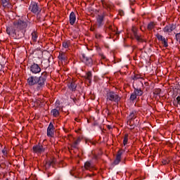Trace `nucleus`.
<instances>
[{"instance_id":"nucleus-28","label":"nucleus","mask_w":180,"mask_h":180,"mask_svg":"<svg viewBox=\"0 0 180 180\" xmlns=\"http://www.w3.org/2000/svg\"><path fill=\"white\" fill-rule=\"evenodd\" d=\"M32 39L33 41H37V32H33L32 33Z\"/></svg>"},{"instance_id":"nucleus-11","label":"nucleus","mask_w":180,"mask_h":180,"mask_svg":"<svg viewBox=\"0 0 180 180\" xmlns=\"http://www.w3.org/2000/svg\"><path fill=\"white\" fill-rule=\"evenodd\" d=\"M38 77L36 76H31L27 79L28 85L33 86L37 84Z\"/></svg>"},{"instance_id":"nucleus-27","label":"nucleus","mask_w":180,"mask_h":180,"mask_svg":"<svg viewBox=\"0 0 180 180\" xmlns=\"http://www.w3.org/2000/svg\"><path fill=\"white\" fill-rule=\"evenodd\" d=\"M1 153L3 154V158H6V157H8V150L6 148L4 147V148L1 150Z\"/></svg>"},{"instance_id":"nucleus-29","label":"nucleus","mask_w":180,"mask_h":180,"mask_svg":"<svg viewBox=\"0 0 180 180\" xmlns=\"http://www.w3.org/2000/svg\"><path fill=\"white\" fill-rule=\"evenodd\" d=\"M1 3L4 8H6L9 5V0H1Z\"/></svg>"},{"instance_id":"nucleus-10","label":"nucleus","mask_w":180,"mask_h":180,"mask_svg":"<svg viewBox=\"0 0 180 180\" xmlns=\"http://www.w3.org/2000/svg\"><path fill=\"white\" fill-rule=\"evenodd\" d=\"M175 29H176V25L172 24L165 27V28L163 29V32H165V33H171V32L175 30Z\"/></svg>"},{"instance_id":"nucleus-24","label":"nucleus","mask_w":180,"mask_h":180,"mask_svg":"<svg viewBox=\"0 0 180 180\" xmlns=\"http://www.w3.org/2000/svg\"><path fill=\"white\" fill-rule=\"evenodd\" d=\"M136 99H137V96H136V93H134V91L132 94H131L129 101H131V102H133V101H136Z\"/></svg>"},{"instance_id":"nucleus-2","label":"nucleus","mask_w":180,"mask_h":180,"mask_svg":"<svg viewBox=\"0 0 180 180\" xmlns=\"http://www.w3.org/2000/svg\"><path fill=\"white\" fill-rule=\"evenodd\" d=\"M47 73L44 72L42 73L41 76L38 77L37 79V89L38 91H40L41 89H43V88L44 87V85H46V81L47 80Z\"/></svg>"},{"instance_id":"nucleus-3","label":"nucleus","mask_w":180,"mask_h":180,"mask_svg":"<svg viewBox=\"0 0 180 180\" xmlns=\"http://www.w3.org/2000/svg\"><path fill=\"white\" fill-rule=\"evenodd\" d=\"M121 98L117 93L114 91H110L107 93V101H111V102H115L116 103L120 102Z\"/></svg>"},{"instance_id":"nucleus-36","label":"nucleus","mask_w":180,"mask_h":180,"mask_svg":"<svg viewBox=\"0 0 180 180\" xmlns=\"http://www.w3.org/2000/svg\"><path fill=\"white\" fill-rule=\"evenodd\" d=\"M176 101H177L178 104L180 105V96H178L176 98Z\"/></svg>"},{"instance_id":"nucleus-1","label":"nucleus","mask_w":180,"mask_h":180,"mask_svg":"<svg viewBox=\"0 0 180 180\" xmlns=\"http://www.w3.org/2000/svg\"><path fill=\"white\" fill-rule=\"evenodd\" d=\"M27 27V23L19 20L15 22L11 27H8L6 30L8 34H11L14 39H20L23 37V29Z\"/></svg>"},{"instance_id":"nucleus-23","label":"nucleus","mask_w":180,"mask_h":180,"mask_svg":"<svg viewBox=\"0 0 180 180\" xmlns=\"http://www.w3.org/2000/svg\"><path fill=\"white\" fill-rule=\"evenodd\" d=\"M134 93L136 94V96H141V95H143V91H141V89H134Z\"/></svg>"},{"instance_id":"nucleus-34","label":"nucleus","mask_w":180,"mask_h":180,"mask_svg":"<svg viewBox=\"0 0 180 180\" xmlns=\"http://www.w3.org/2000/svg\"><path fill=\"white\" fill-rule=\"evenodd\" d=\"M176 39L177 41H180V33L176 34Z\"/></svg>"},{"instance_id":"nucleus-40","label":"nucleus","mask_w":180,"mask_h":180,"mask_svg":"<svg viewBox=\"0 0 180 180\" xmlns=\"http://www.w3.org/2000/svg\"><path fill=\"white\" fill-rule=\"evenodd\" d=\"M120 15H121V16H122V15H123V12H120Z\"/></svg>"},{"instance_id":"nucleus-17","label":"nucleus","mask_w":180,"mask_h":180,"mask_svg":"<svg viewBox=\"0 0 180 180\" xmlns=\"http://www.w3.org/2000/svg\"><path fill=\"white\" fill-rule=\"evenodd\" d=\"M85 169H92L94 168V165L91 164V162H86L84 164Z\"/></svg>"},{"instance_id":"nucleus-18","label":"nucleus","mask_w":180,"mask_h":180,"mask_svg":"<svg viewBox=\"0 0 180 180\" xmlns=\"http://www.w3.org/2000/svg\"><path fill=\"white\" fill-rule=\"evenodd\" d=\"M101 2L103 4V8H109V9L112 8V6L110 5V4L108 3L106 1L101 0Z\"/></svg>"},{"instance_id":"nucleus-39","label":"nucleus","mask_w":180,"mask_h":180,"mask_svg":"<svg viewBox=\"0 0 180 180\" xmlns=\"http://www.w3.org/2000/svg\"><path fill=\"white\" fill-rule=\"evenodd\" d=\"M101 58H103V59H105V56H103V55H101Z\"/></svg>"},{"instance_id":"nucleus-42","label":"nucleus","mask_w":180,"mask_h":180,"mask_svg":"<svg viewBox=\"0 0 180 180\" xmlns=\"http://www.w3.org/2000/svg\"><path fill=\"white\" fill-rule=\"evenodd\" d=\"M71 175H72V172H70Z\"/></svg>"},{"instance_id":"nucleus-7","label":"nucleus","mask_w":180,"mask_h":180,"mask_svg":"<svg viewBox=\"0 0 180 180\" xmlns=\"http://www.w3.org/2000/svg\"><path fill=\"white\" fill-rule=\"evenodd\" d=\"M30 71L33 74H39L41 71V68L37 64L34 63L30 66Z\"/></svg>"},{"instance_id":"nucleus-38","label":"nucleus","mask_w":180,"mask_h":180,"mask_svg":"<svg viewBox=\"0 0 180 180\" xmlns=\"http://www.w3.org/2000/svg\"><path fill=\"white\" fill-rule=\"evenodd\" d=\"M163 164L165 165V164H168V162L165 161V162H163Z\"/></svg>"},{"instance_id":"nucleus-20","label":"nucleus","mask_w":180,"mask_h":180,"mask_svg":"<svg viewBox=\"0 0 180 180\" xmlns=\"http://www.w3.org/2000/svg\"><path fill=\"white\" fill-rule=\"evenodd\" d=\"M133 32V34L135 37V39L137 40V41H141V37H140L138 34H137V32H136V29H133L132 30Z\"/></svg>"},{"instance_id":"nucleus-12","label":"nucleus","mask_w":180,"mask_h":180,"mask_svg":"<svg viewBox=\"0 0 180 180\" xmlns=\"http://www.w3.org/2000/svg\"><path fill=\"white\" fill-rule=\"evenodd\" d=\"M53 134H54V125L50 123L47 129V136L49 137H53Z\"/></svg>"},{"instance_id":"nucleus-13","label":"nucleus","mask_w":180,"mask_h":180,"mask_svg":"<svg viewBox=\"0 0 180 180\" xmlns=\"http://www.w3.org/2000/svg\"><path fill=\"white\" fill-rule=\"evenodd\" d=\"M123 154V150H119L117 152L116 158L114 161V164L115 165H117L119 164V162H120L121 160H122V155Z\"/></svg>"},{"instance_id":"nucleus-26","label":"nucleus","mask_w":180,"mask_h":180,"mask_svg":"<svg viewBox=\"0 0 180 180\" xmlns=\"http://www.w3.org/2000/svg\"><path fill=\"white\" fill-rule=\"evenodd\" d=\"M86 79H87V81L91 82V80L92 79V72H87L86 75Z\"/></svg>"},{"instance_id":"nucleus-8","label":"nucleus","mask_w":180,"mask_h":180,"mask_svg":"<svg viewBox=\"0 0 180 180\" xmlns=\"http://www.w3.org/2000/svg\"><path fill=\"white\" fill-rule=\"evenodd\" d=\"M136 115L134 112H131L129 116V120L127 122V124H129L131 129H134V126H136L137 123L133 124V120L134 119Z\"/></svg>"},{"instance_id":"nucleus-31","label":"nucleus","mask_w":180,"mask_h":180,"mask_svg":"<svg viewBox=\"0 0 180 180\" xmlns=\"http://www.w3.org/2000/svg\"><path fill=\"white\" fill-rule=\"evenodd\" d=\"M63 47H64V49H68V47H70V41H64L63 43Z\"/></svg>"},{"instance_id":"nucleus-33","label":"nucleus","mask_w":180,"mask_h":180,"mask_svg":"<svg viewBox=\"0 0 180 180\" xmlns=\"http://www.w3.org/2000/svg\"><path fill=\"white\" fill-rule=\"evenodd\" d=\"M110 30H111L112 33L114 34H119L117 32H116V30H113V26H110L109 27Z\"/></svg>"},{"instance_id":"nucleus-4","label":"nucleus","mask_w":180,"mask_h":180,"mask_svg":"<svg viewBox=\"0 0 180 180\" xmlns=\"http://www.w3.org/2000/svg\"><path fill=\"white\" fill-rule=\"evenodd\" d=\"M29 9L33 13H40V12H41V8L39 7V6L37 5V3L36 2H32Z\"/></svg>"},{"instance_id":"nucleus-19","label":"nucleus","mask_w":180,"mask_h":180,"mask_svg":"<svg viewBox=\"0 0 180 180\" xmlns=\"http://www.w3.org/2000/svg\"><path fill=\"white\" fill-rule=\"evenodd\" d=\"M53 164H54V162L53 160H49L48 162H46L44 165L45 169H49V168H50V167L53 165Z\"/></svg>"},{"instance_id":"nucleus-30","label":"nucleus","mask_w":180,"mask_h":180,"mask_svg":"<svg viewBox=\"0 0 180 180\" xmlns=\"http://www.w3.org/2000/svg\"><path fill=\"white\" fill-rule=\"evenodd\" d=\"M128 140H129V135L128 134H125V136L124 137V140H123L124 146H126V144H127Z\"/></svg>"},{"instance_id":"nucleus-25","label":"nucleus","mask_w":180,"mask_h":180,"mask_svg":"<svg viewBox=\"0 0 180 180\" xmlns=\"http://www.w3.org/2000/svg\"><path fill=\"white\" fill-rule=\"evenodd\" d=\"M80 142H81V138H78L76 141H75V142L72 145L73 148H77V146H78V144H79Z\"/></svg>"},{"instance_id":"nucleus-5","label":"nucleus","mask_w":180,"mask_h":180,"mask_svg":"<svg viewBox=\"0 0 180 180\" xmlns=\"http://www.w3.org/2000/svg\"><path fill=\"white\" fill-rule=\"evenodd\" d=\"M82 60L83 63H85L86 65H88L89 67H91L93 62L92 58H88L85 53L82 54Z\"/></svg>"},{"instance_id":"nucleus-16","label":"nucleus","mask_w":180,"mask_h":180,"mask_svg":"<svg viewBox=\"0 0 180 180\" xmlns=\"http://www.w3.org/2000/svg\"><path fill=\"white\" fill-rule=\"evenodd\" d=\"M68 88L70 91H75L77 89V84L75 82H72L68 84Z\"/></svg>"},{"instance_id":"nucleus-21","label":"nucleus","mask_w":180,"mask_h":180,"mask_svg":"<svg viewBox=\"0 0 180 180\" xmlns=\"http://www.w3.org/2000/svg\"><path fill=\"white\" fill-rule=\"evenodd\" d=\"M51 115H53V116H54V117H57V116H60V111H58V110L57 109H53L51 111Z\"/></svg>"},{"instance_id":"nucleus-6","label":"nucleus","mask_w":180,"mask_h":180,"mask_svg":"<svg viewBox=\"0 0 180 180\" xmlns=\"http://www.w3.org/2000/svg\"><path fill=\"white\" fill-rule=\"evenodd\" d=\"M156 37L158 40L162 42L164 47H168V39H165V37H164L162 35L160 34H157Z\"/></svg>"},{"instance_id":"nucleus-35","label":"nucleus","mask_w":180,"mask_h":180,"mask_svg":"<svg viewBox=\"0 0 180 180\" xmlns=\"http://www.w3.org/2000/svg\"><path fill=\"white\" fill-rule=\"evenodd\" d=\"M101 35L100 34H96V39H101Z\"/></svg>"},{"instance_id":"nucleus-41","label":"nucleus","mask_w":180,"mask_h":180,"mask_svg":"<svg viewBox=\"0 0 180 180\" xmlns=\"http://www.w3.org/2000/svg\"><path fill=\"white\" fill-rule=\"evenodd\" d=\"M75 121H76V122H78V118H75Z\"/></svg>"},{"instance_id":"nucleus-22","label":"nucleus","mask_w":180,"mask_h":180,"mask_svg":"<svg viewBox=\"0 0 180 180\" xmlns=\"http://www.w3.org/2000/svg\"><path fill=\"white\" fill-rule=\"evenodd\" d=\"M58 58L60 61H64L65 63L67 61V56L65 53H60L58 56Z\"/></svg>"},{"instance_id":"nucleus-37","label":"nucleus","mask_w":180,"mask_h":180,"mask_svg":"<svg viewBox=\"0 0 180 180\" xmlns=\"http://www.w3.org/2000/svg\"><path fill=\"white\" fill-rule=\"evenodd\" d=\"M134 79H139V77L137 76H135Z\"/></svg>"},{"instance_id":"nucleus-32","label":"nucleus","mask_w":180,"mask_h":180,"mask_svg":"<svg viewBox=\"0 0 180 180\" xmlns=\"http://www.w3.org/2000/svg\"><path fill=\"white\" fill-rule=\"evenodd\" d=\"M148 30H153V29H154V22H150L148 25Z\"/></svg>"},{"instance_id":"nucleus-15","label":"nucleus","mask_w":180,"mask_h":180,"mask_svg":"<svg viewBox=\"0 0 180 180\" xmlns=\"http://www.w3.org/2000/svg\"><path fill=\"white\" fill-rule=\"evenodd\" d=\"M103 15H98L97 18V25L98 27H101L103 23Z\"/></svg>"},{"instance_id":"nucleus-9","label":"nucleus","mask_w":180,"mask_h":180,"mask_svg":"<svg viewBox=\"0 0 180 180\" xmlns=\"http://www.w3.org/2000/svg\"><path fill=\"white\" fill-rule=\"evenodd\" d=\"M33 150L37 153V154H41V153H44L45 148L42 145L38 144L33 147Z\"/></svg>"},{"instance_id":"nucleus-14","label":"nucleus","mask_w":180,"mask_h":180,"mask_svg":"<svg viewBox=\"0 0 180 180\" xmlns=\"http://www.w3.org/2000/svg\"><path fill=\"white\" fill-rule=\"evenodd\" d=\"M75 20H77V17L75 16V13L72 12L70 15V25H74L75 23Z\"/></svg>"}]
</instances>
